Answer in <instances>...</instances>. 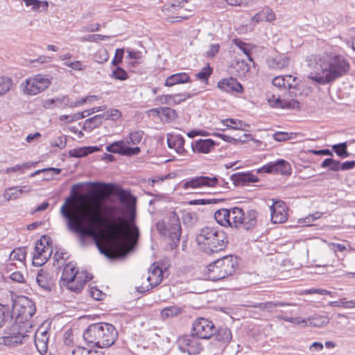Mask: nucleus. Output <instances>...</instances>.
Instances as JSON below:
<instances>
[{
  "instance_id": "f257e3e1",
  "label": "nucleus",
  "mask_w": 355,
  "mask_h": 355,
  "mask_svg": "<svg viewBox=\"0 0 355 355\" xmlns=\"http://www.w3.org/2000/svg\"><path fill=\"white\" fill-rule=\"evenodd\" d=\"M100 208L98 202L93 203L90 209L81 212L80 219L67 223L68 229L79 235L80 245L85 246L87 237L97 241L101 228H104L113 241L116 251L120 254L126 255L139 238V228L134 223L127 225L123 216L116 214L119 211L117 207H106V211L112 214L109 219H105L101 215Z\"/></svg>"
},
{
  "instance_id": "4468645a",
  "label": "nucleus",
  "mask_w": 355,
  "mask_h": 355,
  "mask_svg": "<svg viewBox=\"0 0 355 355\" xmlns=\"http://www.w3.org/2000/svg\"><path fill=\"white\" fill-rule=\"evenodd\" d=\"M193 334L198 338L209 339L214 335L216 328L213 322L207 319L200 318L193 324Z\"/></svg>"
},
{
  "instance_id": "7c9ffc66",
  "label": "nucleus",
  "mask_w": 355,
  "mask_h": 355,
  "mask_svg": "<svg viewBox=\"0 0 355 355\" xmlns=\"http://www.w3.org/2000/svg\"><path fill=\"white\" fill-rule=\"evenodd\" d=\"M31 191V187L26 185L24 187H13L8 188L4 192V197L7 200H12L19 198L24 193H28Z\"/></svg>"
},
{
  "instance_id": "f704fd0d",
  "label": "nucleus",
  "mask_w": 355,
  "mask_h": 355,
  "mask_svg": "<svg viewBox=\"0 0 355 355\" xmlns=\"http://www.w3.org/2000/svg\"><path fill=\"white\" fill-rule=\"evenodd\" d=\"M293 78V80L295 81L296 80V77H293L291 75H286L285 76H276L272 80V85L277 87H286L288 89L295 88V86H293L292 83L289 82V79Z\"/></svg>"
},
{
  "instance_id": "412c9836",
  "label": "nucleus",
  "mask_w": 355,
  "mask_h": 355,
  "mask_svg": "<svg viewBox=\"0 0 355 355\" xmlns=\"http://www.w3.org/2000/svg\"><path fill=\"white\" fill-rule=\"evenodd\" d=\"M49 333L47 331L38 329L35 334V345L38 352L42 355H49L48 353Z\"/></svg>"
},
{
  "instance_id": "5fc2aeb1",
  "label": "nucleus",
  "mask_w": 355,
  "mask_h": 355,
  "mask_svg": "<svg viewBox=\"0 0 355 355\" xmlns=\"http://www.w3.org/2000/svg\"><path fill=\"white\" fill-rule=\"evenodd\" d=\"M112 77L117 80H125L128 78V76L126 71L120 67H117L113 71Z\"/></svg>"
},
{
  "instance_id": "c85d7f7f",
  "label": "nucleus",
  "mask_w": 355,
  "mask_h": 355,
  "mask_svg": "<svg viewBox=\"0 0 355 355\" xmlns=\"http://www.w3.org/2000/svg\"><path fill=\"white\" fill-rule=\"evenodd\" d=\"M275 19L276 15L272 10L269 7H265L260 12H257L252 17L251 21L255 24L263 21L271 22L273 21Z\"/></svg>"
},
{
  "instance_id": "de8ad7c7",
  "label": "nucleus",
  "mask_w": 355,
  "mask_h": 355,
  "mask_svg": "<svg viewBox=\"0 0 355 355\" xmlns=\"http://www.w3.org/2000/svg\"><path fill=\"white\" fill-rule=\"evenodd\" d=\"M223 123L227 127L234 130L241 129L243 125H245V123L241 121L234 119H226L223 121Z\"/></svg>"
},
{
  "instance_id": "4c0bfd02",
  "label": "nucleus",
  "mask_w": 355,
  "mask_h": 355,
  "mask_svg": "<svg viewBox=\"0 0 355 355\" xmlns=\"http://www.w3.org/2000/svg\"><path fill=\"white\" fill-rule=\"evenodd\" d=\"M26 6H31L33 11H40V8H42V10H46L49 7V3L46 1L40 0H23Z\"/></svg>"
},
{
  "instance_id": "052dcab7",
  "label": "nucleus",
  "mask_w": 355,
  "mask_h": 355,
  "mask_svg": "<svg viewBox=\"0 0 355 355\" xmlns=\"http://www.w3.org/2000/svg\"><path fill=\"white\" fill-rule=\"evenodd\" d=\"M31 166V163L26 162V163L22 164L21 165H15V166L9 167V168H6V173H10L11 172H17V171H21V173H23L24 172L23 170L24 168H30Z\"/></svg>"
},
{
  "instance_id": "a19ab883",
  "label": "nucleus",
  "mask_w": 355,
  "mask_h": 355,
  "mask_svg": "<svg viewBox=\"0 0 355 355\" xmlns=\"http://www.w3.org/2000/svg\"><path fill=\"white\" fill-rule=\"evenodd\" d=\"M308 321L310 326L321 327L328 324L329 319L327 316L319 315L310 318Z\"/></svg>"
},
{
  "instance_id": "c756f323",
  "label": "nucleus",
  "mask_w": 355,
  "mask_h": 355,
  "mask_svg": "<svg viewBox=\"0 0 355 355\" xmlns=\"http://www.w3.org/2000/svg\"><path fill=\"white\" fill-rule=\"evenodd\" d=\"M191 80L188 73L180 72L169 76L165 80L164 85L166 87H173L178 84L191 83Z\"/></svg>"
},
{
  "instance_id": "5701e85b",
  "label": "nucleus",
  "mask_w": 355,
  "mask_h": 355,
  "mask_svg": "<svg viewBox=\"0 0 355 355\" xmlns=\"http://www.w3.org/2000/svg\"><path fill=\"white\" fill-rule=\"evenodd\" d=\"M216 222L222 226L234 227L232 225V208L220 209L214 214Z\"/></svg>"
},
{
  "instance_id": "9b49d317",
  "label": "nucleus",
  "mask_w": 355,
  "mask_h": 355,
  "mask_svg": "<svg viewBox=\"0 0 355 355\" xmlns=\"http://www.w3.org/2000/svg\"><path fill=\"white\" fill-rule=\"evenodd\" d=\"M28 331H24L20 326L15 323L10 329L7 335L0 338V344L8 347L24 343L28 338Z\"/></svg>"
},
{
  "instance_id": "72a5a7b5",
  "label": "nucleus",
  "mask_w": 355,
  "mask_h": 355,
  "mask_svg": "<svg viewBox=\"0 0 355 355\" xmlns=\"http://www.w3.org/2000/svg\"><path fill=\"white\" fill-rule=\"evenodd\" d=\"M103 120V119L101 114H96L85 121L83 129L91 131L94 128H98L102 123Z\"/></svg>"
},
{
  "instance_id": "603ef678",
  "label": "nucleus",
  "mask_w": 355,
  "mask_h": 355,
  "mask_svg": "<svg viewBox=\"0 0 355 355\" xmlns=\"http://www.w3.org/2000/svg\"><path fill=\"white\" fill-rule=\"evenodd\" d=\"M89 148L87 147H83L79 148H74L69 150V155L72 157H82L89 154Z\"/></svg>"
},
{
  "instance_id": "0e129e2a",
  "label": "nucleus",
  "mask_w": 355,
  "mask_h": 355,
  "mask_svg": "<svg viewBox=\"0 0 355 355\" xmlns=\"http://www.w3.org/2000/svg\"><path fill=\"white\" fill-rule=\"evenodd\" d=\"M110 36L103 35L101 34L89 35L85 38V40L89 42H97L98 40H107Z\"/></svg>"
},
{
  "instance_id": "a878e982",
  "label": "nucleus",
  "mask_w": 355,
  "mask_h": 355,
  "mask_svg": "<svg viewBox=\"0 0 355 355\" xmlns=\"http://www.w3.org/2000/svg\"><path fill=\"white\" fill-rule=\"evenodd\" d=\"M231 180L234 184L245 185L247 183H254L258 182L259 179L257 176L251 173H234L230 177Z\"/></svg>"
},
{
  "instance_id": "473e14b6",
  "label": "nucleus",
  "mask_w": 355,
  "mask_h": 355,
  "mask_svg": "<svg viewBox=\"0 0 355 355\" xmlns=\"http://www.w3.org/2000/svg\"><path fill=\"white\" fill-rule=\"evenodd\" d=\"M215 339L223 344L228 343L232 340V332L227 327H220L214 333Z\"/></svg>"
},
{
  "instance_id": "393cba45",
  "label": "nucleus",
  "mask_w": 355,
  "mask_h": 355,
  "mask_svg": "<svg viewBox=\"0 0 355 355\" xmlns=\"http://www.w3.org/2000/svg\"><path fill=\"white\" fill-rule=\"evenodd\" d=\"M268 103L273 107L282 109L297 108L300 105V103L297 101L281 99L279 97L275 98V95H272L268 99Z\"/></svg>"
},
{
  "instance_id": "f3484780",
  "label": "nucleus",
  "mask_w": 355,
  "mask_h": 355,
  "mask_svg": "<svg viewBox=\"0 0 355 355\" xmlns=\"http://www.w3.org/2000/svg\"><path fill=\"white\" fill-rule=\"evenodd\" d=\"M108 152L119 153L121 155L132 156L140 153L139 147L131 148L125 145L123 141H116L106 147Z\"/></svg>"
},
{
  "instance_id": "aec40b11",
  "label": "nucleus",
  "mask_w": 355,
  "mask_h": 355,
  "mask_svg": "<svg viewBox=\"0 0 355 355\" xmlns=\"http://www.w3.org/2000/svg\"><path fill=\"white\" fill-rule=\"evenodd\" d=\"M36 282L39 286L45 291L50 292L55 287L53 275L44 269H40L38 271Z\"/></svg>"
},
{
  "instance_id": "1a4fd4ad",
  "label": "nucleus",
  "mask_w": 355,
  "mask_h": 355,
  "mask_svg": "<svg viewBox=\"0 0 355 355\" xmlns=\"http://www.w3.org/2000/svg\"><path fill=\"white\" fill-rule=\"evenodd\" d=\"M89 184L92 186L106 189V193L116 196L122 204L128 205L130 208L135 207L137 202L136 197L131 194L129 191L123 189L118 184L99 182H90Z\"/></svg>"
},
{
  "instance_id": "49530a36",
  "label": "nucleus",
  "mask_w": 355,
  "mask_h": 355,
  "mask_svg": "<svg viewBox=\"0 0 355 355\" xmlns=\"http://www.w3.org/2000/svg\"><path fill=\"white\" fill-rule=\"evenodd\" d=\"M11 317L10 309L8 306L0 304V328Z\"/></svg>"
},
{
  "instance_id": "c03bdc74",
  "label": "nucleus",
  "mask_w": 355,
  "mask_h": 355,
  "mask_svg": "<svg viewBox=\"0 0 355 355\" xmlns=\"http://www.w3.org/2000/svg\"><path fill=\"white\" fill-rule=\"evenodd\" d=\"M332 149L337 154L338 156L342 158L347 157L349 155V153L347 150L346 142L333 145Z\"/></svg>"
},
{
  "instance_id": "6e6d98bb",
  "label": "nucleus",
  "mask_w": 355,
  "mask_h": 355,
  "mask_svg": "<svg viewBox=\"0 0 355 355\" xmlns=\"http://www.w3.org/2000/svg\"><path fill=\"white\" fill-rule=\"evenodd\" d=\"M197 94V93L195 94H189V93H182V94H173V103L176 104H179L181 102H183L186 101L188 98H190L193 97L194 95Z\"/></svg>"
},
{
  "instance_id": "4d7b16f0",
  "label": "nucleus",
  "mask_w": 355,
  "mask_h": 355,
  "mask_svg": "<svg viewBox=\"0 0 355 355\" xmlns=\"http://www.w3.org/2000/svg\"><path fill=\"white\" fill-rule=\"evenodd\" d=\"M292 135L286 132H276L273 134V139L277 141H284L292 139Z\"/></svg>"
},
{
  "instance_id": "6e6552de",
  "label": "nucleus",
  "mask_w": 355,
  "mask_h": 355,
  "mask_svg": "<svg viewBox=\"0 0 355 355\" xmlns=\"http://www.w3.org/2000/svg\"><path fill=\"white\" fill-rule=\"evenodd\" d=\"M258 212L255 209H248L245 211L240 207L232 208V225L235 228H243L250 230L257 224Z\"/></svg>"
},
{
  "instance_id": "69168bd1",
  "label": "nucleus",
  "mask_w": 355,
  "mask_h": 355,
  "mask_svg": "<svg viewBox=\"0 0 355 355\" xmlns=\"http://www.w3.org/2000/svg\"><path fill=\"white\" fill-rule=\"evenodd\" d=\"M95 56L96 61L99 63H103L109 59V55L106 50L98 51Z\"/></svg>"
},
{
  "instance_id": "f03ea898",
  "label": "nucleus",
  "mask_w": 355,
  "mask_h": 355,
  "mask_svg": "<svg viewBox=\"0 0 355 355\" xmlns=\"http://www.w3.org/2000/svg\"><path fill=\"white\" fill-rule=\"evenodd\" d=\"M311 71L308 78L320 84L325 85L346 76L350 70L349 61L342 55L324 53L315 57L309 64Z\"/></svg>"
},
{
  "instance_id": "ddd939ff",
  "label": "nucleus",
  "mask_w": 355,
  "mask_h": 355,
  "mask_svg": "<svg viewBox=\"0 0 355 355\" xmlns=\"http://www.w3.org/2000/svg\"><path fill=\"white\" fill-rule=\"evenodd\" d=\"M227 184L228 183L225 182L224 179H219L217 176H214L212 178L208 176H199L185 182L183 184V188L187 190L202 187H212L217 184L223 186L227 185Z\"/></svg>"
},
{
  "instance_id": "0eeeda50",
  "label": "nucleus",
  "mask_w": 355,
  "mask_h": 355,
  "mask_svg": "<svg viewBox=\"0 0 355 355\" xmlns=\"http://www.w3.org/2000/svg\"><path fill=\"white\" fill-rule=\"evenodd\" d=\"M157 230L162 235L168 236L172 241L171 248L176 247L180 241L182 229L178 214L175 211L169 214L166 222L159 221Z\"/></svg>"
},
{
  "instance_id": "ea45409f",
  "label": "nucleus",
  "mask_w": 355,
  "mask_h": 355,
  "mask_svg": "<svg viewBox=\"0 0 355 355\" xmlns=\"http://www.w3.org/2000/svg\"><path fill=\"white\" fill-rule=\"evenodd\" d=\"M340 161L332 158H327L323 160L320 166L322 168H329V171L337 172L340 171Z\"/></svg>"
},
{
  "instance_id": "dca6fc26",
  "label": "nucleus",
  "mask_w": 355,
  "mask_h": 355,
  "mask_svg": "<svg viewBox=\"0 0 355 355\" xmlns=\"http://www.w3.org/2000/svg\"><path fill=\"white\" fill-rule=\"evenodd\" d=\"M150 275L147 277L149 284L146 286H139L137 287V291L140 293H144L146 291L152 289L153 288L159 285L163 279V271L162 268L156 266L155 263L152 264L149 269Z\"/></svg>"
},
{
  "instance_id": "774afa93",
  "label": "nucleus",
  "mask_w": 355,
  "mask_h": 355,
  "mask_svg": "<svg viewBox=\"0 0 355 355\" xmlns=\"http://www.w3.org/2000/svg\"><path fill=\"white\" fill-rule=\"evenodd\" d=\"M220 49V45L218 44H212L209 46V50L207 51L206 55L209 58L214 57Z\"/></svg>"
},
{
  "instance_id": "7ed1b4c3",
  "label": "nucleus",
  "mask_w": 355,
  "mask_h": 355,
  "mask_svg": "<svg viewBox=\"0 0 355 355\" xmlns=\"http://www.w3.org/2000/svg\"><path fill=\"white\" fill-rule=\"evenodd\" d=\"M118 337V332L114 325L106 322L89 324L83 331L85 342L92 347L105 348L112 346Z\"/></svg>"
},
{
  "instance_id": "bb28decb",
  "label": "nucleus",
  "mask_w": 355,
  "mask_h": 355,
  "mask_svg": "<svg viewBox=\"0 0 355 355\" xmlns=\"http://www.w3.org/2000/svg\"><path fill=\"white\" fill-rule=\"evenodd\" d=\"M289 57L284 55H278L275 57H270L266 60V64L270 69H282L288 66Z\"/></svg>"
},
{
  "instance_id": "09e8293b",
  "label": "nucleus",
  "mask_w": 355,
  "mask_h": 355,
  "mask_svg": "<svg viewBox=\"0 0 355 355\" xmlns=\"http://www.w3.org/2000/svg\"><path fill=\"white\" fill-rule=\"evenodd\" d=\"M103 120H112L115 121L121 117V113L119 110L111 109L107 112L101 114Z\"/></svg>"
},
{
  "instance_id": "864d4df0",
  "label": "nucleus",
  "mask_w": 355,
  "mask_h": 355,
  "mask_svg": "<svg viewBox=\"0 0 355 355\" xmlns=\"http://www.w3.org/2000/svg\"><path fill=\"white\" fill-rule=\"evenodd\" d=\"M98 352L89 349L85 347H78L72 351V355H96Z\"/></svg>"
},
{
  "instance_id": "9d476101",
  "label": "nucleus",
  "mask_w": 355,
  "mask_h": 355,
  "mask_svg": "<svg viewBox=\"0 0 355 355\" xmlns=\"http://www.w3.org/2000/svg\"><path fill=\"white\" fill-rule=\"evenodd\" d=\"M50 85L51 81L49 78L42 74H37L26 80V84H22L21 86L24 94L36 95L47 89Z\"/></svg>"
},
{
  "instance_id": "58836bf2",
  "label": "nucleus",
  "mask_w": 355,
  "mask_h": 355,
  "mask_svg": "<svg viewBox=\"0 0 355 355\" xmlns=\"http://www.w3.org/2000/svg\"><path fill=\"white\" fill-rule=\"evenodd\" d=\"M13 85V81L10 78L6 76L0 77V96L8 92Z\"/></svg>"
},
{
  "instance_id": "e433bc0d",
  "label": "nucleus",
  "mask_w": 355,
  "mask_h": 355,
  "mask_svg": "<svg viewBox=\"0 0 355 355\" xmlns=\"http://www.w3.org/2000/svg\"><path fill=\"white\" fill-rule=\"evenodd\" d=\"M292 305L290 303L281 302H266L263 303H257L255 304L253 306L254 308L259 309L260 310H267L270 311L271 309L278 307V306H291Z\"/></svg>"
},
{
  "instance_id": "39448f33",
  "label": "nucleus",
  "mask_w": 355,
  "mask_h": 355,
  "mask_svg": "<svg viewBox=\"0 0 355 355\" xmlns=\"http://www.w3.org/2000/svg\"><path fill=\"white\" fill-rule=\"evenodd\" d=\"M236 266V258L232 255L218 259L207 267L208 279L216 282L232 275Z\"/></svg>"
},
{
  "instance_id": "338daca9",
  "label": "nucleus",
  "mask_w": 355,
  "mask_h": 355,
  "mask_svg": "<svg viewBox=\"0 0 355 355\" xmlns=\"http://www.w3.org/2000/svg\"><path fill=\"white\" fill-rule=\"evenodd\" d=\"M275 162H269L267 164L259 168L258 173H274Z\"/></svg>"
},
{
  "instance_id": "e2e57ef3",
  "label": "nucleus",
  "mask_w": 355,
  "mask_h": 355,
  "mask_svg": "<svg viewBox=\"0 0 355 355\" xmlns=\"http://www.w3.org/2000/svg\"><path fill=\"white\" fill-rule=\"evenodd\" d=\"M123 49H117L115 51V55L112 61V64L114 66H117L120 63H121L123 60Z\"/></svg>"
},
{
  "instance_id": "c9c22d12",
  "label": "nucleus",
  "mask_w": 355,
  "mask_h": 355,
  "mask_svg": "<svg viewBox=\"0 0 355 355\" xmlns=\"http://www.w3.org/2000/svg\"><path fill=\"white\" fill-rule=\"evenodd\" d=\"M182 313L181 308L176 306H170L164 308L161 311V318L163 320L178 316Z\"/></svg>"
},
{
  "instance_id": "bf43d9fd",
  "label": "nucleus",
  "mask_w": 355,
  "mask_h": 355,
  "mask_svg": "<svg viewBox=\"0 0 355 355\" xmlns=\"http://www.w3.org/2000/svg\"><path fill=\"white\" fill-rule=\"evenodd\" d=\"M103 230L101 229L98 234L97 241H94V242L96 246L97 247L98 250H99L100 253L109 257L110 255H109L107 251L105 248H103L101 244V239L103 238Z\"/></svg>"
},
{
  "instance_id": "f8f14e48",
  "label": "nucleus",
  "mask_w": 355,
  "mask_h": 355,
  "mask_svg": "<svg viewBox=\"0 0 355 355\" xmlns=\"http://www.w3.org/2000/svg\"><path fill=\"white\" fill-rule=\"evenodd\" d=\"M199 338L194 334L184 335L180 337L177 340V345L179 349L183 353H187L189 355L198 354L202 349V345Z\"/></svg>"
},
{
  "instance_id": "2f4dec72",
  "label": "nucleus",
  "mask_w": 355,
  "mask_h": 355,
  "mask_svg": "<svg viewBox=\"0 0 355 355\" xmlns=\"http://www.w3.org/2000/svg\"><path fill=\"white\" fill-rule=\"evenodd\" d=\"M292 171L291 164L284 159L275 162L274 173L289 175Z\"/></svg>"
},
{
  "instance_id": "13d9d810",
  "label": "nucleus",
  "mask_w": 355,
  "mask_h": 355,
  "mask_svg": "<svg viewBox=\"0 0 355 355\" xmlns=\"http://www.w3.org/2000/svg\"><path fill=\"white\" fill-rule=\"evenodd\" d=\"M67 136L62 135L58 137L56 139H55L53 141L51 142V146L58 147L60 149H63L65 148L67 144Z\"/></svg>"
},
{
  "instance_id": "b1692460",
  "label": "nucleus",
  "mask_w": 355,
  "mask_h": 355,
  "mask_svg": "<svg viewBox=\"0 0 355 355\" xmlns=\"http://www.w3.org/2000/svg\"><path fill=\"white\" fill-rule=\"evenodd\" d=\"M215 145V142L211 139H200L192 143L191 147L194 152L205 154L214 150Z\"/></svg>"
},
{
  "instance_id": "a211bd4d",
  "label": "nucleus",
  "mask_w": 355,
  "mask_h": 355,
  "mask_svg": "<svg viewBox=\"0 0 355 355\" xmlns=\"http://www.w3.org/2000/svg\"><path fill=\"white\" fill-rule=\"evenodd\" d=\"M82 186L83 184L78 183L71 187L70 196L65 199L64 203L60 208V214L67 220V223L80 219V215L78 217H75L70 213L69 205L74 200V196H76V189L80 188Z\"/></svg>"
},
{
  "instance_id": "cd10ccee",
  "label": "nucleus",
  "mask_w": 355,
  "mask_h": 355,
  "mask_svg": "<svg viewBox=\"0 0 355 355\" xmlns=\"http://www.w3.org/2000/svg\"><path fill=\"white\" fill-rule=\"evenodd\" d=\"M184 139L180 135H167V144L170 148H174L179 154H183L185 152L184 148Z\"/></svg>"
},
{
  "instance_id": "6ab92c4d",
  "label": "nucleus",
  "mask_w": 355,
  "mask_h": 355,
  "mask_svg": "<svg viewBox=\"0 0 355 355\" xmlns=\"http://www.w3.org/2000/svg\"><path fill=\"white\" fill-rule=\"evenodd\" d=\"M271 213V221L278 224L285 222L287 219V214L284 209V203L282 200H277L270 207Z\"/></svg>"
},
{
  "instance_id": "a18cd8bd",
  "label": "nucleus",
  "mask_w": 355,
  "mask_h": 355,
  "mask_svg": "<svg viewBox=\"0 0 355 355\" xmlns=\"http://www.w3.org/2000/svg\"><path fill=\"white\" fill-rule=\"evenodd\" d=\"M176 117L177 113L175 110L168 107H162V119L169 121L174 120Z\"/></svg>"
},
{
  "instance_id": "20e7f679",
  "label": "nucleus",
  "mask_w": 355,
  "mask_h": 355,
  "mask_svg": "<svg viewBox=\"0 0 355 355\" xmlns=\"http://www.w3.org/2000/svg\"><path fill=\"white\" fill-rule=\"evenodd\" d=\"M196 241L201 251L213 254L224 250L228 243L225 232L215 227H205L196 235Z\"/></svg>"
},
{
  "instance_id": "37998d69",
  "label": "nucleus",
  "mask_w": 355,
  "mask_h": 355,
  "mask_svg": "<svg viewBox=\"0 0 355 355\" xmlns=\"http://www.w3.org/2000/svg\"><path fill=\"white\" fill-rule=\"evenodd\" d=\"M26 248H19L13 250L10 254V260H17L21 262L26 259Z\"/></svg>"
},
{
  "instance_id": "680f3d73",
  "label": "nucleus",
  "mask_w": 355,
  "mask_h": 355,
  "mask_svg": "<svg viewBox=\"0 0 355 355\" xmlns=\"http://www.w3.org/2000/svg\"><path fill=\"white\" fill-rule=\"evenodd\" d=\"M51 172L53 173V175H58L60 173L61 169L58 168H53V167L39 169V170H37L36 171H35L34 173H31V177H35L36 175H38L41 173H51Z\"/></svg>"
},
{
  "instance_id": "8fccbe9b",
  "label": "nucleus",
  "mask_w": 355,
  "mask_h": 355,
  "mask_svg": "<svg viewBox=\"0 0 355 355\" xmlns=\"http://www.w3.org/2000/svg\"><path fill=\"white\" fill-rule=\"evenodd\" d=\"M211 73L212 69L208 64L207 67H203L198 73H197L196 74V77L202 81H207Z\"/></svg>"
},
{
  "instance_id": "79ce46f5",
  "label": "nucleus",
  "mask_w": 355,
  "mask_h": 355,
  "mask_svg": "<svg viewBox=\"0 0 355 355\" xmlns=\"http://www.w3.org/2000/svg\"><path fill=\"white\" fill-rule=\"evenodd\" d=\"M56 108L64 109L66 107L72 108V101L67 95H62L55 98Z\"/></svg>"
},
{
  "instance_id": "3c124183",
  "label": "nucleus",
  "mask_w": 355,
  "mask_h": 355,
  "mask_svg": "<svg viewBox=\"0 0 355 355\" xmlns=\"http://www.w3.org/2000/svg\"><path fill=\"white\" fill-rule=\"evenodd\" d=\"M144 132L141 130L132 132L129 135L130 141H128V143L132 145H137L141 141Z\"/></svg>"
},
{
  "instance_id": "423d86ee",
  "label": "nucleus",
  "mask_w": 355,
  "mask_h": 355,
  "mask_svg": "<svg viewBox=\"0 0 355 355\" xmlns=\"http://www.w3.org/2000/svg\"><path fill=\"white\" fill-rule=\"evenodd\" d=\"M92 275L87 273L79 274L76 270L75 266L69 262L64 266L61 281L63 285L67 286L69 290L75 293H80L83 288L85 283L92 279Z\"/></svg>"
},
{
  "instance_id": "2eb2a0df",
  "label": "nucleus",
  "mask_w": 355,
  "mask_h": 355,
  "mask_svg": "<svg viewBox=\"0 0 355 355\" xmlns=\"http://www.w3.org/2000/svg\"><path fill=\"white\" fill-rule=\"evenodd\" d=\"M53 250L50 246H45L42 240L37 241L33 256V264L42 266L51 257Z\"/></svg>"
},
{
  "instance_id": "4be33fe9",
  "label": "nucleus",
  "mask_w": 355,
  "mask_h": 355,
  "mask_svg": "<svg viewBox=\"0 0 355 355\" xmlns=\"http://www.w3.org/2000/svg\"><path fill=\"white\" fill-rule=\"evenodd\" d=\"M218 87L225 92H236L242 93L243 88L234 78H223L218 83Z\"/></svg>"
}]
</instances>
